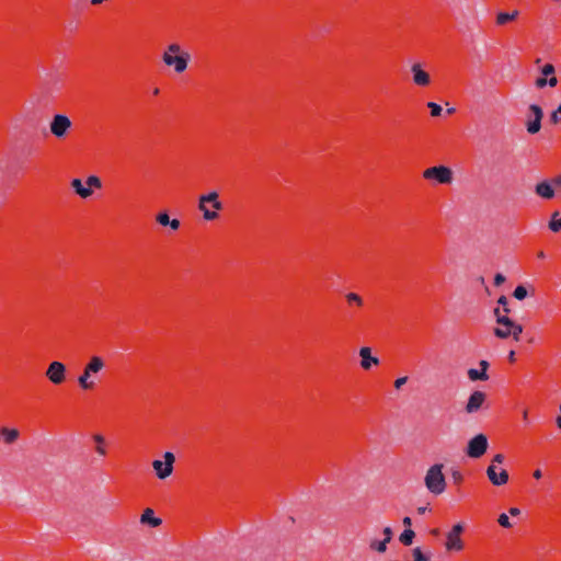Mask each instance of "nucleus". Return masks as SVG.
<instances>
[{
	"instance_id": "10",
	"label": "nucleus",
	"mask_w": 561,
	"mask_h": 561,
	"mask_svg": "<svg viewBox=\"0 0 561 561\" xmlns=\"http://www.w3.org/2000/svg\"><path fill=\"white\" fill-rule=\"evenodd\" d=\"M465 527L461 523L455 524L451 529L446 534L445 549L447 551L459 552L465 548V542L461 538Z\"/></svg>"
},
{
	"instance_id": "25",
	"label": "nucleus",
	"mask_w": 561,
	"mask_h": 561,
	"mask_svg": "<svg viewBox=\"0 0 561 561\" xmlns=\"http://www.w3.org/2000/svg\"><path fill=\"white\" fill-rule=\"evenodd\" d=\"M0 434L5 444H13L20 436V432L15 428L1 427Z\"/></svg>"
},
{
	"instance_id": "44",
	"label": "nucleus",
	"mask_w": 561,
	"mask_h": 561,
	"mask_svg": "<svg viewBox=\"0 0 561 561\" xmlns=\"http://www.w3.org/2000/svg\"><path fill=\"white\" fill-rule=\"evenodd\" d=\"M523 420L525 422H528V410L527 409H524V411H523Z\"/></svg>"
},
{
	"instance_id": "43",
	"label": "nucleus",
	"mask_w": 561,
	"mask_h": 561,
	"mask_svg": "<svg viewBox=\"0 0 561 561\" xmlns=\"http://www.w3.org/2000/svg\"><path fill=\"white\" fill-rule=\"evenodd\" d=\"M508 360L511 363L515 362V352L514 351H511L510 354H508Z\"/></svg>"
},
{
	"instance_id": "17",
	"label": "nucleus",
	"mask_w": 561,
	"mask_h": 561,
	"mask_svg": "<svg viewBox=\"0 0 561 561\" xmlns=\"http://www.w3.org/2000/svg\"><path fill=\"white\" fill-rule=\"evenodd\" d=\"M392 529L390 527H385L382 529V540H379L377 538H371L368 542L369 549L373 551H376L378 553H385L387 551V545L392 539Z\"/></svg>"
},
{
	"instance_id": "36",
	"label": "nucleus",
	"mask_w": 561,
	"mask_h": 561,
	"mask_svg": "<svg viewBox=\"0 0 561 561\" xmlns=\"http://www.w3.org/2000/svg\"><path fill=\"white\" fill-rule=\"evenodd\" d=\"M505 456L503 454H496L493 456L489 466H500L504 462Z\"/></svg>"
},
{
	"instance_id": "50",
	"label": "nucleus",
	"mask_w": 561,
	"mask_h": 561,
	"mask_svg": "<svg viewBox=\"0 0 561 561\" xmlns=\"http://www.w3.org/2000/svg\"><path fill=\"white\" fill-rule=\"evenodd\" d=\"M540 62H541V59H540V58H537V59L535 60V64H536V65H539Z\"/></svg>"
},
{
	"instance_id": "15",
	"label": "nucleus",
	"mask_w": 561,
	"mask_h": 561,
	"mask_svg": "<svg viewBox=\"0 0 561 561\" xmlns=\"http://www.w3.org/2000/svg\"><path fill=\"white\" fill-rule=\"evenodd\" d=\"M486 477L494 486H502L506 484L510 479L507 470L499 466H489L486 468Z\"/></svg>"
},
{
	"instance_id": "4",
	"label": "nucleus",
	"mask_w": 561,
	"mask_h": 561,
	"mask_svg": "<svg viewBox=\"0 0 561 561\" xmlns=\"http://www.w3.org/2000/svg\"><path fill=\"white\" fill-rule=\"evenodd\" d=\"M222 208L224 205L219 201V194L215 191L202 194L198 197V209L202 211L203 218L207 221L216 220Z\"/></svg>"
},
{
	"instance_id": "45",
	"label": "nucleus",
	"mask_w": 561,
	"mask_h": 561,
	"mask_svg": "<svg viewBox=\"0 0 561 561\" xmlns=\"http://www.w3.org/2000/svg\"><path fill=\"white\" fill-rule=\"evenodd\" d=\"M104 0H91V3L93 5H98V4H101Z\"/></svg>"
},
{
	"instance_id": "29",
	"label": "nucleus",
	"mask_w": 561,
	"mask_h": 561,
	"mask_svg": "<svg viewBox=\"0 0 561 561\" xmlns=\"http://www.w3.org/2000/svg\"><path fill=\"white\" fill-rule=\"evenodd\" d=\"M345 298L348 305L354 304L358 307H362L364 305L363 298L356 293H348Z\"/></svg>"
},
{
	"instance_id": "40",
	"label": "nucleus",
	"mask_w": 561,
	"mask_h": 561,
	"mask_svg": "<svg viewBox=\"0 0 561 561\" xmlns=\"http://www.w3.org/2000/svg\"><path fill=\"white\" fill-rule=\"evenodd\" d=\"M508 513L511 516H518L520 514V510L517 507H511Z\"/></svg>"
},
{
	"instance_id": "18",
	"label": "nucleus",
	"mask_w": 561,
	"mask_h": 561,
	"mask_svg": "<svg viewBox=\"0 0 561 561\" xmlns=\"http://www.w3.org/2000/svg\"><path fill=\"white\" fill-rule=\"evenodd\" d=\"M529 112L534 115V118L527 122V131L529 134H536L541 128V119L543 116V112L541 107L537 104H531L529 106Z\"/></svg>"
},
{
	"instance_id": "11",
	"label": "nucleus",
	"mask_w": 561,
	"mask_h": 561,
	"mask_svg": "<svg viewBox=\"0 0 561 561\" xmlns=\"http://www.w3.org/2000/svg\"><path fill=\"white\" fill-rule=\"evenodd\" d=\"M488 446V437L484 434H478L468 442L466 454L473 459L481 458L486 453Z\"/></svg>"
},
{
	"instance_id": "34",
	"label": "nucleus",
	"mask_w": 561,
	"mask_h": 561,
	"mask_svg": "<svg viewBox=\"0 0 561 561\" xmlns=\"http://www.w3.org/2000/svg\"><path fill=\"white\" fill-rule=\"evenodd\" d=\"M550 122L554 125L561 124V103L559 104L557 110L551 113Z\"/></svg>"
},
{
	"instance_id": "9",
	"label": "nucleus",
	"mask_w": 561,
	"mask_h": 561,
	"mask_svg": "<svg viewBox=\"0 0 561 561\" xmlns=\"http://www.w3.org/2000/svg\"><path fill=\"white\" fill-rule=\"evenodd\" d=\"M175 456L171 451L163 454V459H156L152 461V468L158 479L164 480L170 477L174 469Z\"/></svg>"
},
{
	"instance_id": "32",
	"label": "nucleus",
	"mask_w": 561,
	"mask_h": 561,
	"mask_svg": "<svg viewBox=\"0 0 561 561\" xmlns=\"http://www.w3.org/2000/svg\"><path fill=\"white\" fill-rule=\"evenodd\" d=\"M413 561H428V556L424 554L421 548H414L412 550Z\"/></svg>"
},
{
	"instance_id": "16",
	"label": "nucleus",
	"mask_w": 561,
	"mask_h": 561,
	"mask_svg": "<svg viewBox=\"0 0 561 561\" xmlns=\"http://www.w3.org/2000/svg\"><path fill=\"white\" fill-rule=\"evenodd\" d=\"M412 81L415 85L425 88L432 82L431 76L422 68V65L416 62L411 66Z\"/></svg>"
},
{
	"instance_id": "42",
	"label": "nucleus",
	"mask_w": 561,
	"mask_h": 561,
	"mask_svg": "<svg viewBox=\"0 0 561 561\" xmlns=\"http://www.w3.org/2000/svg\"><path fill=\"white\" fill-rule=\"evenodd\" d=\"M411 524H412V520H411L410 517L407 516V517L403 518V525L404 526L410 527Z\"/></svg>"
},
{
	"instance_id": "19",
	"label": "nucleus",
	"mask_w": 561,
	"mask_h": 561,
	"mask_svg": "<svg viewBox=\"0 0 561 561\" xmlns=\"http://www.w3.org/2000/svg\"><path fill=\"white\" fill-rule=\"evenodd\" d=\"M489 367H490V364L488 360H485V359L480 360L479 369H477V368L468 369L467 375H468L469 380H471V381L489 380V378H490L488 375Z\"/></svg>"
},
{
	"instance_id": "12",
	"label": "nucleus",
	"mask_w": 561,
	"mask_h": 561,
	"mask_svg": "<svg viewBox=\"0 0 561 561\" xmlns=\"http://www.w3.org/2000/svg\"><path fill=\"white\" fill-rule=\"evenodd\" d=\"M72 123L67 115L56 114L49 123L50 133L58 139H62L67 136Z\"/></svg>"
},
{
	"instance_id": "21",
	"label": "nucleus",
	"mask_w": 561,
	"mask_h": 561,
	"mask_svg": "<svg viewBox=\"0 0 561 561\" xmlns=\"http://www.w3.org/2000/svg\"><path fill=\"white\" fill-rule=\"evenodd\" d=\"M485 401V393L480 390L473 391L467 402L466 411L468 413H474L479 411V409L482 407V404Z\"/></svg>"
},
{
	"instance_id": "7",
	"label": "nucleus",
	"mask_w": 561,
	"mask_h": 561,
	"mask_svg": "<svg viewBox=\"0 0 561 561\" xmlns=\"http://www.w3.org/2000/svg\"><path fill=\"white\" fill-rule=\"evenodd\" d=\"M70 186L79 197L87 199L93 195L94 190L102 187V182L99 176L90 175L85 182H82L80 179L71 180Z\"/></svg>"
},
{
	"instance_id": "41",
	"label": "nucleus",
	"mask_w": 561,
	"mask_h": 561,
	"mask_svg": "<svg viewBox=\"0 0 561 561\" xmlns=\"http://www.w3.org/2000/svg\"><path fill=\"white\" fill-rule=\"evenodd\" d=\"M533 477L535 479H540L542 477V472L540 469H536L534 472H533Z\"/></svg>"
},
{
	"instance_id": "48",
	"label": "nucleus",
	"mask_w": 561,
	"mask_h": 561,
	"mask_svg": "<svg viewBox=\"0 0 561 561\" xmlns=\"http://www.w3.org/2000/svg\"><path fill=\"white\" fill-rule=\"evenodd\" d=\"M159 92H160L159 88H156V89L153 90V94H154V95L159 94Z\"/></svg>"
},
{
	"instance_id": "30",
	"label": "nucleus",
	"mask_w": 561,
	"mask_h": 561,
	"mask_svg": "<svg viewBox=\"0 0 561 561\" xmlns=\"http://www.w3.org/2000/svg\"><path fill=\"white\" fill-rule=\"evenodd\" d=\"M527 289L525 286L523 285H518L515 289H514V293H513V296L518 299V300H523L524 298L527 297Z\"/></svg>"
},
{
	"instance_id": "6",
	"label": "nucleus",
	"mask_w": 561,
	"mask_h": 561,
	"mask_svg": "<svg viewBox=\"0 0 561 561\" xmlns=\"http://www.w3.org/2000/svg\"><path fill=\"white\" fill-rule=\"evenodd\" d=\"M424 180L440 185H449L454 181V172L446 165H434L423 171Z\"/></svg>"
},
{
	"instance_id": "49",
	"label": "nucleus",
	"mask_w": 561,
	"mask_h": 561,
	"mask_svg": "<svg viewBox=\"0 0 561 561\" xmlns=\"http://www.w3.org/2000/svg\"><path fill=\"white\" fill-rule=\"evenodd\" d=\"M454 112H455V108H448V110H447V113H448V114H451V113H454Z\"/></svg>"
},
{
	"instance_id": "1",
	"label": "nucleus",
	"mask_w": 561,
	"mask_h": 561,
	"mask_svg": "<svg viewBox=\"0 0 561 561\" xmlns=\"http://www.w3.org/2000/svg\"><path fill=\"white\" fill-rule=\"evenodd\" d=\"M106 362L102 356L92 355L78 376V386L83 391H92L101 381L100 374L104 370Z\"/></svg>"
},
{
	"instance_id": "47",
	"label": "nucleus",
	"mask_w": 561,
	"mask_h": 561,
	"mask_svg": "<svg viewBox=\"0 0 561 561\" xmlns=\"http://www.w3.org/2000/svg\"><path fill=\"white\" fill-rule=\"evenodd\" d=\"M438 533H439V530H438V529H433V530H432V534H433V535H435V536H437V535H438Z\"/></svg>"
},
{
	"instance_id": "39",
	"label": "nucleus",
	"mask_w": 561,
	"mask_h": 561,
	"mask_svg": "<svg viewBox=\"0 0 561 561\" xmlns=\"http://www.w3.org/2000/svg\"><path fill=\"white\" fill-rule=\"evenodd\" d=\"M504 282H505V277H504V275H502L501 273H497V274L494 276V285H495V286H500V285H502Z\"/></svg>"
},
{
	"instance_id": "13",
	"label": "nucleus",
	"mask_w": 561,
	"mask_h": 561,
	"mask_svg": "<svg viewBox=\"0 0 561 561\" xmlns=\"http://www.w3.org/2000/svg\"><path fill=\"white\" fill-rule=\"evenodd\" d=\"M45 376L53 385H62L67 380L66 365L59 360L51 362L45 371Z\"/></svg>"
},
{
	"instance_id": "8",
	"label": "nucleus",
	"mask_w": 561,
	"mask_h": 561,
	"mask_svg": "<svg viewBox=\"0 0 561 561\" xmlns=\"http://www.w3.org/2000/svg\"><path fill=\"white\" fill-rule=\"evenodd\" d=\"M561 190V174L545 179L535 185V194L546 201L553 199L557 191Z\"/></svg>"
},
{
	"instance_id": "38",
	"label": "nucleus",
	"mask_w": 561,
	"mask_h": 561,
	"mask_svg": "<svg viewBox=\"0 0 561 561\" xmlns=\"http://www.w3.org/2000/svg\"><path fill=\"white\" fill-rule=\"evenodd\" d=\"M407 381H408V377H400V378H398V379H396V380H394L393 386H394V388H396L397 390H399V389H401V387H402L403 385H405V383H407Z\"/></svg>"
},
{
	"instance_id": "24",
	"label": "nucleus",
	"mask_w": 561,
	"mask_h": 561,
	"mask_svg": "<svg viewBox=\"0 0 561 561\" xmlns=\"http://www.w3.org/2000/svg\"><path fill=\"white\" fill-rule=\"evenodd\" d=\"M156 221L163 227L169 226L173 231H176L181 226L180 220L179 219H170V216L168 215L167 211L159 213L156 216Z\"/></svg>"
},
{
	"instance_id": "3",
	"label": "nucleus",
	"mask_w": 561,
	"mask_h": 561,
	"mask_svg": "<svg viewBox=\"0 0 561 561\" xmlns=\"http://www.w3.org/2000/svg\"><path fill=\"white\" fill-rule=\"evenodd\" d=\"M161 58L175 73H183L188 67L191 55L179 43H171L163 50Z\"/></svg>"
},
{
	"instance_id": "2",
	"label": "nucleus",
	"mask_w": 561,
	"mask_h": 561,
	"mask_svg": "<svg viewBox=\"0 0 561 561\" xmlns=\"http://www.w3.org/2000/svg\"><path fill=\"white\" fill-rule=\"evenodd\" d=\"M510 309H505L504 312L500 308L494 309V316L496 320V327L494 328V335L499 339L506 340L512 337L518 342L523 333V325L515 322L508 317Z\"/></svg>"
},
{
	"instance_id": "20",
	"label": "nucleus",
	"mask_w": 561,
	"mask_h": 561,
	"mask_svg": "<svg viewBox=\"0 0 561 561\" xmlns=\"http://www.w3.org/2000/svg\"><path fill=\"white\" fill-rule=\"evenodd\" d=\"M360 367L369 370L373 366L379 365V358L371 355V348L364 346L359 350Z\"/></svg>"
},
{
	"instance_id": "33",
	"label": "nucleus",
	"mask_w": 561,
	"mask_h": 561,
	"mask_svg": "<svg viewBox=\"0 0 561 561\" xmlns=\"http://www.w3.org/2000/svg\"><path fill=\"white\" fill-rule=\"evenodd\" d=\"M427 107L430 108L431 115L433 117H437L442 114V111H443L442 106L435 102H428Z\"/></svg>"
},
{
	"instance_id": "26",
	"label": "nucleus",
	"mask_w": 561,
	"mask_h": 561,
	"mask_svg": "<svg viewBox=\"0 0 561 561\" xmlns=\"http://www.w3.org/2000/svg\"><path fill=\"white\" fill-rule=\"evenodd\" d=\"M519 12L517 10H514L513 12H500L496 14V24L497 25H505L508 22L514 21L518 16Z\"/></svg>"
},
{
	"instance_id": "35",
	"label": "nucleus",
	"mask_w": 561,
	"mask_h": 561,
	"mask_svg": "<svg viewBox=\"0 0 561 561\" xmlns=\"http://www.w3.org/2000/svg\"><path fill=\"white\" fill-rule=\"evenodd\" d=\"M451 478L454 483L457 485H460L463 482V474L458 469L451 471Z\"/></svg>"
},
{
	"instance_id": "14",
	"label": "nucleus",
	"mask_w": 561,
	"mask_h": 561,
	"mask_svg": "<svg viewBox=\"0 0 561 561\" xmlns=\"http://www.w3.org/2000/svg\"><path fill=\"white\" fill-rule=\"evenodd\" d=\"M541 76L535 80L537 89H543L547 85L554 88L558 85V78L556 77V68L552 64L548 62L540 68Z\"/></svg>"
},
{
	"instance_id": "22",
	"label": "nucleus",
	"mask_w": 561,
	"mask_h": 561,
	"mask_svg": "<svg viewBox=\"0 0 561 561\" xmlns=\"http://www.w3.org/2000/svg\"><path fill=\"white\" fill-rule=\"evenodd\" d=\"M140 523L150 527H159L162 524V519L154 516V511L150 507L144 510L140 516Z\"/></svg>"
},
{
	"instance_id": "28",
	"label": "nucleus",
	"mask_w": 561,
	"mask_h": 561,
	"mask_svg": "<svg viewBox=\"0 0 561 561\" xmlns=\"http://www.w3.org/2000/svg\"><path fill=\"white\" fill-rule=\"evenodd\" d=\"M415 537V534L412 529H405L401 535H400V542L404 546H410L412 545L413 542V538Z\"/></svg>"
},
{
	"instance_id": "27",
	"label": "nucleus",
	"mask_w": 561,
	"mask_h": 561,
	"mask_svg": "<svg viewBox=\"0 0 561 561\" xmlns=\"http://www.w3.org/2000/svg\"><path fill=\"white\" fill-rule=\"evenodd\" d=\"M548 227L549 229L552 231V232H559L561 231V217H559V213L558 211H554L552 215H551V219L548 224Z\"/></svg>"
},
{
	"instance_id": "5",
	"label": "nucleus",
	"mask_w": 561,
	"mask_h": 561,
	"mask_svg": "<svg viewBox=\"0 0 561 561\" xmlns=\"http://www.w3.org/2000/svg\"><path fill=\"white\" fill-rule=\"evenodd\" d=\"M443 468L444 466L442 463H435L426 471L424 483L432 494L439 495L446 490V479L443 473Z\"/></svg>"
},
{
	"instance_id": "37",
	"label": "nucleus",
	"mask_w": 561,
	"mask_h": 561,
	"mask_svg": "<svg viewBox=\"0 0 561 561\" xmlns=\"http://www.w3.org/2000/svg\"><path fill=\"white\" fill-rule=\"evenodd\" d=\"M497 305L501 309L502 312H504L505 309H508L507 305H508V300L506 298V296H501L499 299H497Z\"/></svg>"
},
{
	"instance_id": "23",
	"label": "nucleus",
	"mask_w": 561,
	"mask_h": 561,
	"mask_svg": "<svg viewBox=\"0 0 561 561\" xmlns=\"http://www.w3.org/2000/svg\"><path fill=\"white\" fill-rule=\"evenodd\" d=\"M92 440L94 443V451L99 456L105 457L108 453V444L105 437L102 434H93Z\"/></svg>"
},
{
	"instance_id": "46",
	"label": "nucleus",
	"mask_w": 561,
	"mask_h": 561,
	"mask_svg": "<svg viewBox=\"0 0 561 561\" xmlns=\"http://www.w3.org/2000/svg\"><path fill=\"white\" fill-rule=\"evenodd\" d=\"M538 257H539V259H543V257H545V252H543V251H540V252L538 253Z\"/></svg>"
},
{
	"instance_id": "31",
	"label": "nucleus",
	"mask_w": 561,
	"mask_h": 561,
	"mask_svg": "<svg viewBox=\"0 0 561 561\" xmlns=\"http://www.w3.org/2000/svg\"><path fill=\"white\" fill-rule=\"evenodd\" d=\"M497 523L503 528H512L513 527V524L511 523L508 515L505 513H502L499 515Z\"/></svg>"
}]
</instances>
